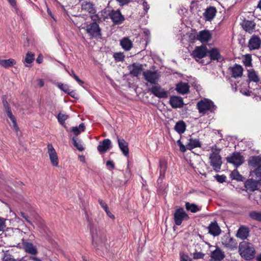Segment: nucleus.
Returning a JSON list of instances; mask_svg holds the SVG:
<instances>
[{
    "label": "nucleus",
    "mask_w": 261,
    "mask_h": 261,
    "mask_svg": "<svg viewBox=\"0 0 261 261\" xmlns=\"http://www.w3.org/2000/svg\"><path fill=\"white\" fill-rule=\"evenodd\" d=\"M35 58V54L33 53H32L31 52H28L26 54L24 63V64H31L32 63L33 61L34 60ZM25 66L28 67V65L27 64L25 65Z\"/></svg>",
    "instance_id": "obj_38"
},
{
    "label": "nucleus",
    "mask_w": 261,
    "mask_h": 261,
    "mask_svg": "<svg viewBox=\"0 0 261 261\" xmlns=\"http://www.w3.org/2000/svg\"><path fill=\"white\" fill-rule=\"evenodd\" d=\"M243 29L246 32L251 33L254 29L255 23L253 21L244 20L242 23Z\"/></svg>",
    "instance_id": "obj_26"
},
{
    "label": "nucleus",
    "mask_w": 261,
    "mask_h": 261,
    "mask_svg": "<svg viewBox=\"0 0 261 261\" xmlns=\"http://www.w3.org/2000/svg\"><path fill=\"white\" fill-rule=\"evenodd\" d=\"M214 177L217 181L220 183H223L226 181V177L224 175L217 174Z\"/></svg>",
    "instance_id": "obj_52"
},
{
    "label": "nucleus",
    "mask_w": 261,
    "mask_h": 261,
    "mask_svg": "<svg viewBox=\"0 0 261 261\" xmlns=\"http://www.w3.org/2000/svg\"><path fill=\"white\" fill-rule=\"evenodd\" d=\"M175 223L177 225H179V208H177L174 214Z\"/></svg>",
    "instance_id": "obj_51"
},
{
    "label": "nucleus",
    "mask_w": 261,
    "mask_h": 261,
    "mask_svg": "<svg viewBox=\"0 0 261 261\" xmlns=\"http://www.w3.org/2000/svg\"><path fill=\"white\" fill-rule=\"evenodd\" d=\"M248 164L254 169L261 166V155L251 156L248 160Z\"/></svg>",
    "instance_id": "obj_21"
},
{
    "label": "nucleus",
    "mask_w": 261,
    "mask_h": 261,
    "mask_svg": "<svg viewBox=\"0 0 261 261\" xmlns=\"http://www.w3.org/2000/svg\"><path fill=\"white\" fill-rule=\"evenodd\" d=\"M204 256V254H203V253H202L201 252H199L196 253L194 254V258H196V259L203 258Z\"/></svg>",
    "instance_id": "obj_57"
},
{
    "label": "nucleus",
    "mask_w": 261,
    "mask_h": 261,
    "mask_svg": "<svg viewBox=\"0 0 261 261\" xmlns=\"http://www.w3.org/2000/svg\"><path fill=\"white\" fill-rule=\"evenodd\" d=\"M166 165L167 163L164 160H160V177L162 176H164V174L165 173L166 170Z\"/></svg>",
    "instance_id": "obj_42"
},
{
    "label": "nucleus",
    "mask_w": 261,
    "mask_h": 261,
    "mask_svg": "<svg viewBox=\"0 0 261 261\" xmlns=\"http://www.w3.org/2000/svg\"><path fill=\"white\" fill-rule=\"evenodd\" d=\"M186 208L187 211H190L192 213H196L200 210L196 204H191L189 202L186 203Z\"/></svg>",
    "instance_id": "obj_39"
},
{
    "label": "nucleus",
    "mask_w": 261,
    "mask_h": 261,
    "mask_svg": "<svg viewBox=\"0 0 261 261\" xmlns=\"http://www.w3.org/2000/svg\"><path fill=\"white\" fill-rule=\"evenodd\" d=\"M261 40L259 36L254 35L249 40L248 47L250 50L257 49L260 48Z\"/></svg>",
    "instance_id": "obj_13"
},
{
    "label": "nucleus",
    "mask_w": 261,
    "mask_h": 261,
    "mask_svg": "<svg viewBox=\"0 0 261 261\" xmlns=\"http://www.w3.org/2000/svg\"><path fill=\"white\" fill-rule=\"evenodd\" d=\"M252 58L250 55H246L245 57V59L243 61L244 65L246 67H251L252 64Z\"/></svg>",
    "instance_id": "obj_45"
},
{
    "label": "nucleus",
    "mask_w": 261,
    "mask_h": 261,
    "mask_svg": "<svg viewBox=\"0 0 261 261\" xmlns=\"http://www.w3.org/2000/svg\"><path fill=\"white\" fill-rule=\"evenodd\" d=\"M120 45L124 50H129L133 47V42L128 38L125 37L120 41Z\"/></svg>",
    "instance_id": "obj_32"
},
{
    "label": "nucleus",
    "mask_w": 261,
    "mask_h": 261,
    "mask_svg": "<svg viewBox=\"0 0 261 261\" xmlns=\"http://www.w3.org/2000/svg\"><path fill=\"white\" fill-rule=\"evenodd\" d=\"M117 138L120 149L125 156H127L129 154L128 143L123 139H120L118 137H117Z\"/></svg>",
    "instance_id": "obj_24"
},
{
    "label": "nucleus",
    "mask_w": 261,
    "mask_h": 261,
    "mask_svg": "<svg viewBox=\"0 0 261 261\" xmlns=\"http://www.w3.org/2000/svg\"><path fill=\"white\" fill-rule=\"evenodd\" d=\"M194 37L201 43L207 42L211 39L212 34L210 31L204 30L200 31Z\"/></svg>",
    "instance_id": "obj_10"
},
{
    "label": "nucleus",
    "mask_w": 261,
    "mask_h": 261,
    "mask_svg": "<svg viewBox=\"0 0 261 261\" xmlns=\"http://www.w3.org/2000/svg\"><path fill=\"white\" fill-rule=\"evenodd\" d=\"M69 74L72 76L79 84H83V82L80 80L79 77L74 73L73 70H71V73L69 72Z\"/></svg>",
    "instance_id": "obj_55"
},
{
    "label": "nucleus",
    "mask_w": 261,
    "mask_h": 261,
    "mask_svg": "<svg viewBox=\"0 0 261 261\" xmlns=\"http://www.w3.org/2000/svg\"><path fill=\"white\" fill-rule=\"evenodd\" d=\"M21 216L25 219V220L29 223L30 224L33 226L34 228H35V226L34 225L32 221H31V218L27 215L24 213L21 212L20 213Z\"/></svg>",
    "instance_id": "obj_50"
},
{
    "label": "nucleus",
    "mask_w": 261,
    "mask_h": 261,
    "mask_svg": "<svg viewBox=\"0 0 261 261\" xmlns=\"http://www.w3.org/2000/svg\"><path fill=\"white\" fill-rule=\"evenodd\" d=\"M90 233L92 239V243L95 247L102 246L107 242V237L105 230L96 226H92Z\"/></svg>",
    "instance_id": "obj_1"
},
{
    "label": "nucleus",
    "mask_w": 261,
    "mask_h": 261,
    "mask_svg": "<svg viewBox=\"0 0 261 261\" xmlns=\"http://www.w3.org/2000/svg\"><path fill=\"white\" fill-rule=\"evenodd\" d=\"M106 213H107V215L112 219L114 220L115 219V216L114 215L112 214V213L109 211V208H107L106 210H105Z\"/></svg>",
    "instance_id": "obj_61"
},
{
    "label": "nucleus",
    "mask_w": 261,
    "mask_h": 261,
    "mask_svg": "<svg viewBox=\"0 0 261 261\" xmlns=\"http://www.w3.org/2000/svg\"><path fill=\"white\" fill-rule=\"evenodd\" d=\"M82 8L83 10L92 14H94L95 12L94 5L90 2H84L82 4Z\"/></svg>",
    "instance_id": "obj_33"
},
{
    "label": "nucleus",
    "mask_w": 261,
    "mask_h": 261,
    "mask_svg": "<svg viewBox=\"0 0 261 261\" xmlns=\"http://www.w3.org/2000/svg\"><path fill=\"white\" fill-rule=\"evenodd\" d=\"M22 245L25 251L27 253L32 255H36L37 254L38 251L37 248L32 243L25 241L23 242Z\"/></svg>",
    "instance_id": "obj_25"
},
{
    "label": "nucleus",
    "mask_w": 261,
    "mask_h": 261,
    "mask_svg": "<svg viewBox=\"0 0 261 261\" xmlns=\"http://www.w3.org/2000/svg\"><path fill=\"white\" fill-rule=\"evenodd\" d=\"M113 57L116 61H122L125 57L123 53H115Z\"/></svg>",
    "instance_id": "obj_47"
},
{
    "label": "nucleus",
    "mask_w": 261,
    "mask_h": 261,
    "mask_svg": "<svg viewBox=\"0 0 261 261\" xmlns=\"http://www.w3.org/2000/svg\"><path fill=\"white\" fill-rule=\"evenodd\" d=\"M8 1L12 7L14 8L16 7V2L15 0H8Z\"/></svg>",
    "instance_id": "obj_64"
},
{
    "label": "nucleus",
    "mask_w": 261,
    "mask_h": 261,
    "mask_svg": "<svg viewBox=\"0 0 261 261\" xmlns=\"http://www.w3.org/2000/svg\"><path fill=\"white\" fill-rule=\"evenodd\" d=\"M85 129V126L83 123H81L79 126L73 127L71 131L75 135L77 136L79 135L82 132L84 131Z\"/></svg>",
    "instance_id": "obj_37"
},
{
    "label": "nucleus",
    "mask_w": 261,
    "mask_h": 261,
    "mask_svg": "<svg viewBox=\"0 0 261 261\" xmlns=\"http://www.w3.org/2000/svg\"><path fill=\"white\" fill-rule=\"evenodd\" d=\"M230 177L232 179L236 180L238 181H243L245 179V178L236 169L231 172Z\"/></svg>",
    "instance_id": "obj_34"
},
{
    "label": "nucleus",
    "mask_w": 261,
    "mask_h": 261,
    "mask_svg": "<svg viewBox=\"0 0 261 261\" xmlns=\"http://www.w3.org/2000/svg\"><path fill=\"white\" fill-rule=\"evenodd\" d=\"M170 103L173 108L179 107V97L178 96L171 97L170 99Z\"/></svg>",
    "instance_id": "obj_40"
},
{
    "label": "nucleus",
    "mask_w": 261,
    "mask_h": 261,
    "mask_svg": "<svg viewBox=\"0 0 261 261\" xmlns=\"http://www.w3.org/2000/svg\"><path fill=\"white\" fill-rule=\"evenodd\" d=\"M128 69L130 74L138 76L142 71L143 66L138 63H133L128 66Z\"/></svg>",
    "instance_id": "obj_18"
},
{
    "label": "nucleus",
    "mask_w": 261,
    "mask_h": 261,
    "mask_svg": "<svg viewBox=\"0 0 261 261\" xmlns=\"http://www.w3.org/2000/svg\"><path fill=\"white\" fill-rule=\"evenodd\" d=\"M256 178L258 179L259 181H261V166L257 167L253 170Z\"/></svg>",
    "instance_id": "obj_48"
},
{
    "label": "nucleus",
    "mask_w": 261,
    "mask_h": 261,
    "mask_svg": "<svg viewBox=\"0 0 261 261\" xmlns=\"http://www.w3.org/2000/svg\"><path fill=\"white\" fill-rule=\"evenodd\" d=\"M211 257L215 260L220 261L224 258L225 255L224 252H223L220 249L217 248L216 250L212 252Z\"/></svg>",
    "instance_id": "obj_28"
},
{
    "label": "nucleus",
    "mask_w": 261,
    "mask_h": 261,
    "mask_svg": "<svg viewBox=\"0 0 261 261\" xmlns=\"http://www.w3.org/2000/svg\"><path fill=\"white\" fill-rule=\"evenodd\" d=\"M188 103H186L184 102L182 98L180 97V109H182V113H180V115H183V117L186 116L187 114V111L189 110V107H184L185 105H187Z\"/></svg>",
    "instance_id": "obj_43"
},
{
    "label": "nucleus",
    "mask_w": 261,
    "mask_h": 261,
    "mask_svg": "<svg viewBox=\"0 0 261 261\" xmlns=\"http://www.w3.org/2000/svg\"><path fill=\"white\" fill-rule=\"evenodd\" d=\"M6 226V220L0 217V231L4 230Z\"/></svg>",
    "instance_id": "obj_54"
},
{
    "label": "nucleus",
    "mask_w": 261,
    "mask_h": 261,
    "mask_svg": "<svg viewBox=\"0 0 261 261\" xmlns=\"http://www.w3.org/2000/svg\"><path fill=\"white\" fill-rule=\"evenodd\" d=\"M150 91L155 96L159 98L167 97V92L160 86H155L150 89Z\"/></svg>",
    "instance_id": "obj_16"
},
{
    "label": "nucleus",
    "mask_w": 261,
    "mask_h": 261,
    "mask_svg": "<svg viewBox=\"0 0 261 261\" xmlns=\"http://www.w3.org/2000/svg\"><path fill=\"white\" fill-rule=\"evenodd\" d=\"M210 164L214 170L217 172L220 171L222 164V158L218 152L212 151L209 156Z\"/></svg>",
    "instance_id": "obj_4"
},
{
    "label": "nucleus",
    "mask_w": 261,
    "mask_h": 261,
    "mask_svg": "<svg viewBox=\"0 0 261 261\" xmlns=\"http://www.w3.org/2000/svg\"><path fill=\"white\" fill-rule=\"evenodd\" d=\"M250 230L249 228L245 226L242 225L238 229L236 237L243 240L246 239L249 236Z\"/></svg>",
    "instance_id": "obj_19"
},
{
    "label": "nucleus",
    "mask_w": 261,
    "mask_h": 261,
    "mask_svg": "<svg viewBox=\"0 0 261 261\" xmlns=\"http://www.w3.org/2000/svg\"><path fill=\"white\" fill-rule=\"evenodd\" d=\"M72 140L73 142L74 146L77 148V150H79L80 151H82L84 149L82 144V142L80 140H78L75 138H73Z\"/></svg>",
    "instance_id": "obj_44"
},
{
    "label": "nucleus",
    "mask_w": 261,
    "mask_h": 261,
    "mask_svg": "<svg viewBox=\"0 0 261 261\" xmlns=\"http://www.w3.org/2000/svg\"><path fill=\"white\" fill-rule=\"evenodd\" d=\"M209 57L211 60L221 61L224 58L221 56L219 49L214 47L208 51Z\"/></svg>",
    "instance_id": "obj_22"
},
{
    "label": "nucleus",
    "mask_w": 261,
    "mask_h": 261,
    "mask_svg": "<svg viewBox=\"0 0 261 261\" xmlns=\"http://www.w3.org/2000/svg\"><path fill=\"white\" fill-rule=\"evenodd\" d=\"M57 118L60 123L63 124L65 120L68 118V116L65 114L60 113L58 114Z\"/></svg>",
    "instance_id": "obj_46"
},
{
    "label": "nucleus",
    "mask_w": 261,
    "mask_h": 261,
    "mask_svg": "<svg viewBox=\"0 0 261 261\" xmlns=\"http://www.w3.org/2000/svg\"><path fill=\"white\" fill-rule=\"evenodd\" d=\"M106 165L108 167H109L110 169H113L114 168V164L111 161H108L106 163Z\"/></svg>",
    "instance_id": "obj_60"
},
{
    "label": "nucleus",
    "mask_w": 261,
    "mask_h": 261,
    "mask_svg": "<svg viewBox=\"0 0 261 261\" xmlns=\"http://www.w3.org/2000/svg\"><path fill=\"white\" fill-rule=\"evenodd\" d=\"M180 258V261H192V259L188 255H182Z\"/></svg>",
    "instance_id": "obj_62"
},
{
    "label": "nucleus",
    "mask_w": 261,
    "mask_h": 261,
    "mask_svg": "<svg viewBox=\"0 0 261 261\" xmlns=\"http://www.w3.org/2000/svg\"><path fill=\"white\" fill-rule=\"evenodd\" d=\"M99 203L100 205L105 210H106L107 208H108L107 204L105 202L102 200L99 199L98 200Z\"/></svg>",
    "instance_id": "obj_59"
},
{
    "label": "nucleus",
    "mask_w": 261,
    "mask_h": 261,
    "mask_svg": "<svg viewBox=\"0 0 261 261\" xmlns=\"http://www.w3.org/2000/svg\"><path fill=\"white\" fill-rule=\"evenodd\" d=\"M142 5H143L144 10L145 12L147 13L148 10L149 9V5H148L147 3L145 0H143Z\"/></svg>",
    "instance_id": "obj_58"
},
{
    "label": "nucleus",
    "mask_w": 261,
    "mask_h": 261,
    "mask_svg": "<svg viewBox=\"0 0 261 261\" xmlns=\"http://www.w3.org/2000/svg\"><path fill=\"white\" fill-rule=\"evenodd\" d=\"M16 63L15 60L13 59H0V66L5 68L12 67Z\"/></svg>",
    "instance_id": "obj_30"
},
{
    "label": "nucleus",
    "mask_w": 261,
    "mask_h": 261,
    "mask_svg": "<svg viewBox=\"0 0 261 261\" xmlns=\"http://www.w3.org/2000/svg\"><path fill=\"white\" fill-rule=\"evenodd\" d=\"M228 70L231 72V76L237 79L242 76L244 69L241 65L235 64L233 66L229 67Z\"/></svg>",
    "instance_id": "obj_11"
},
{
    "label": "nucleus",
    "mask_w": 261,
    "mask_h": 261,
    "mask_svg": "<svg viewBox=\"0 0 261 261\" xmlns=\"http://www.w3.org/2000/svg\"><path fill=\"white\" fill-rule=\"evenodd\" d=\"M118 2L120 3L121 5H124L128 4L130 0H116Z\"/></svg>",
    "instance_id": "obj_63"
},
{
    "label": "nucleus",
    "mask_w": 261,
    "mask_h": 261,
    "mask_svg": "<svg viewBox=\"0 0 261 261\" xmlns=\"http://www.w3.org/2000/svg\"><path fill=\"white\" fill-rule=\"evenodd\" d=\"M227 162L233 164L236 167L241 166L244 161V156L239 152H234L226 158Z\"/></svg>",
    "instance_id": "obj_5"
},
{
    "label": "nucleus",
    "mask_w": 261,
    "mask_h": 261,
    "mask_svg": "<svg viewBox=\"0 0 261 261\" xmlns=\"http://www.w3.org/2000/svg\"><path fill=\"white\" fill-rule=\"evenodd\" d=\"M189 141V143L187 144V148L189 150L201 147L202 144L198 139L190 138Z\"/></svg>",
    "instance_id": "obj_29"
},
{
    "label": "nucleus",
    "mask_w": 261,
    "mask_h": 261,
    "mask_svg": "<svg viewBox=\"0 0 261 261\" xmlns=\"http://www.w3.org/2000/svg\"><path fill=\"white\" fill-rule=\"evenodd\" d=\"M143 75L144 79L151 84L157 83L160 76L157 71H152L150 70H147L143 72Z\"/></svg>",
    "instance_id": "obj_6"
},
{
    "label": "nucleus",
    "mask_w": 261,
    "mask_h": 261,
    "mask_svg": "<svg viewBox=\"0 0 261 261\" xmlns=\"http://www.w3.org/2000/svg\"><path fill=\"white\" fill-rule=\"evenodd\" d=\"M207 228L208 233L214 237L219 236L221 232V230L216 221L211 222Z\"/></svg>",
    "instance_id": "obj_17"
},
{
    "label": "nucleus",
    "mask_w": 261,
    "mask_h": 261,
    "mask_svg": "<svg viewBox=\"0 0 261 261\" xmlns=\"http://www.w3.org/2000/svg\"><path fill=\"white\" fill-rule=\"evenodd\" d=\"M58 87L61 90L63 91L65 93H69L70 89H69V87L67 85L60 84H59Z\"/></svg>",
    "instance_id": "obj_53"
},
{
    "label": "nucleus",
    "mask_w": 261,
    "mask_h": 261,
    "mask_svg": "<svg viewBox=\"0 0 261 261\" xmlns=\"http://www.w3.org/2000/svg\"><path fill=\"white\" fill-rule=\"evenodd\" d=\"M190 86L188 83L180 81V94H185L189 92Z\"/></svg>",
    "instance_id": "obj_41"
},
{
    "label": "nucleus",
    "mask_w": 261,
    "mask_h": 261,
    "mask_svg": "<svg viewBox=\"0 0 261 261\" xmlns=\"http://www.w3.org/2000/svg\"><path fill=\"white\" fill-rule=\"evenodd\" d=\"M31 219L33 220L32 222H34L37 225L38 230L42 232L44 227L43 220L39 216H34L31 217Z\"/></svg>",
    "instance_id": "obj_31"
},
{
    "label": "nucleus",
    "mask_w": 261,
    "mask_h": 261,
    "mask_svg": "<svg viewBox=\"0 0 261 261\" xmlns=\"http://www.w3.org/2000/svg\"><path fill=\"white\" fill-rule=\"evenodd\" d=\"M85 30L87 33L91 37H97L100 35V29L96 22H93L87 25Z\"/></svg>",
    "instance_id": "obj_8"
},
{
    "label": "nucleus",
    "mask_w": 261,
    "mask_h": 261,
    "mask_svg": "<svg viewBox=\"0 0 261 261\" xmlns=\"http://www.w3.org/2000/svg\"><path fill=\"white\" fill-rule=\"evenodd\" d=\"M260 181L254 180L252 178L247 179L245 184L244 186L247 190L250 192H254L258 190V186L260 184Z\"/></svg>",
    "instance_id": "obj_14"
},
{
    "label": "nucleus",
    "mask_w": 261,
    "mask_h": 261,
    "mask_svg": "<svg viewBox=\"0 0 261 261\" xmlns=\"http://www.w3.org/2000/svg\"><path fill=\"white\" fill-rule=\"evenodd\" d=\"M197 107L200 113L205 114L207 111H210L211 112L214 111L216 107L214 102L208 99L201 100L198 102Z\"/></svg>",
    "instance_id": "obj_3"
},
{
    "label": "nucleus",
    "mask_w": 261,
    "mask_h": 261,
    "mask_svg": "<svg viewBox=\"0 0 261 261\" xmlns=\"http://www.w3.org/2000/svg\"><path fill=\"white\" fill-rule=\"evenodd\" d=\"M111 147V140L109 139H106L99 142V144L97 146V150L100 153H104L107 151Z\"/></svg>",
    "instance_id": "obj_23"
},
{
    "label": "nucleus",
    "mask_w": 261,
    "mask_h": 261,
    "mask_svg": "<svg viewBox=\"0 0 261 261\" xmlns=\"http://www.w3.org/2000/svg\"><path fill=\"white\" fill-rule=\"evenodd\" d=\"M186 129V124L184 121L180 120V135L183 134Z\"/></svg>",
    "instance_id": "obj_56"
},
{
    "label": "nucleus",
    "mask_w": 261,
    "mask_h": 261,
    "mask_svg": "<svg viewBox=\"0 0 261 261\" xmlns=\"http://www.w3.org/2000/svg\"><path fill=\"white\" fill-rule=\"evenodd\" d=\"M189 219L188 215L182 208L180 207V224L183 220H188Z\"/></svg>",
    "instance_id": "obj_49"
},
{
    "label": "nucleus",
    "mask_w": 261,
    "mask_h": 261,
    "mask_svg": "<svg viewBox=\"0 0 261 261\" xmlns=\"http://www.w3.org/2000/svg\"><path fill=\"white\" fill-rule=\"evenodd\" d=\"M239 252L240 256L246 260L253 259L255 257V250L253 245L246 241L240 243Z\"/></svg>",
    "instance_id": "obj_2"
},
{
    "label": "nucleus",
    "mask_w": 261,
    "mask_h": 261,
    "mask_svg": "<svg viewBox=\"0 0 261 261\" xmlns=\"http://www.w3.org/2000/svg\"><path fill=\"white\" fill-rule=\"evenodd\" d=\"M3 104L8 116L12 121V124L10 123V126L14 130L17 132L18 130V127L17 124L16 120L11 112L7 101L5 99H3Z\"/></svg>",
    "instance_id": "obj_7"
},
{
    "label": "nucleus",
    "mask_w": 261,
    "mask_h": 261,
    "mask_svg": "<svg viewBox=\"0 0 261 261\" xmlns=\"http://www.w3.org/2000/svg\"><path fill=\"white\" fill-rule=\"evenodd\" d=\"M223 244L227 248H229L231 250H233L237 248V243L235 240L232 238H227L226 239L225 242Z\"/></svg>",
    "instance_id": "obj_27"
},
{
    "label": "nucleus",
    "mask_w": 261,
    "mask_h": 261,
    "mask_svg": "<svg viewBox=\"0 0 261 261\" xmlns=\"http://www.w3.org/2000/svg\"><path fill=\"white\" fill-rule=\"evenodd\" d=\"M217 11L216 7L210 6L207 7L203 13V16L205 21H211L215 17Z\"/></svg>",
    "instance_id": "obj_15"
},
{
    "label": "nucleus",
    "mask_w": 261,
    "mask_h": 261,
    "mask_svg": "<svg viewBox=\"0 0 261 261\" xmlns=\"http://www.w3.org/2000/svg\"><path fill=\"white\" fill-rule=\"evenodd\" d=\"M47 150L51 163L55 167L58 166L57 153L51 144L47 145Z\"/></svg>",
    "instance_id": "obj_12"
},
{
    "label": "nucleus",
    "mask_w": 261,
    "mask_h": 261,
    "mask_svg": "<svg viewBox=\"0 0 261 261\" xmlns=\"http://www.w3.org/2000/svg\"><path fill=\"white\" fill-rule=\"evenodd\" d=\"M208 52L207 47L204 45L196 46L191 55L194 58L202 59L206 56Z\"/></svg>",
    "instance_id": "obj_9"
},
{
    "label": "nucleus",
    "mask_w": 261,
    "mask_h": 261,
    "mask_svg": "<svg viewBox=\"0 0 261 261\" xmlns=\"http://www.w3.org/2000/svg\"><path fill=\"white\" fill-rule=\"evenodd\" d=\"M248 215L252 220L261 222V211H251Z\"/></svg>",
    "instance_id": "obj_35"
},
{
    "label": "nucleus",
    "mask_w": 261,
    "mask_h": 261,
    "mask_svg": "<svg viewBox=\"0 0 261 261\" xmlns=\"http://www.w3.org/2000/svg\"><path fill=\"white\" fill-rule=\"evenodd\" d=\"M109 16L115 24L121 23L124 20V17L119 10L112 11Z\"/></svg>",
    "instance_id": "obj_20"
},
{
    "label": "nucleus",
    "mask_w": 261,
    "mask_h": 261,
    "mask_svg": "<svg viewBox=\"0 0 261 261\" xmlns=\"http://www.w3.org/2000/svg\"><path fill=\"white\" fill-rule=\"evenodd\" d=\"M248 76L250 81H253L255 83H257L259 82V77L253 69L248 70Z\"/></svg>",
    "instance_id": "obj_36"
}]
</instances>
